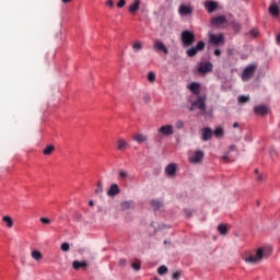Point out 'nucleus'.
Segmentation results:
<instances>
[{
	"mask_svg": "<svg viewBox=\"0 0 280 280\" xmlns=\"http://www.w3.org/2000/svg\"><path fill=\"white\" fill-rule=\"evenodd\" d=\"M172 135H174V126L163 125L158 129V135L154 137V141L161 143V141H163V137H172Z\"/></svg>",
	"mask_w": 280,
	"mask_h": 280,
	"instance_id": "1",
	"label": "nucleus"
},
{
	"mask_svg": "<svg viewBox=\"0 0 280 280\" xmlns=\"http://www.w3.org/2000/svg\"><path fill=\"white\" fill-rule=\"evenodd\" d=\"M266 257V247H260L257 249L255 255H250L247 258H245L246 264H259L261 259Z\"/></svg>",
	"mask_w": 280,
	"mask_h": 280,
	"instance_id": "2",
	"label": "nucleus"
},
{
	"mask_svg": "<svg viewBox=\"0 0 280 280\" xmlns=\"http://www.w3.org/2000/svg\"><path fill=\"white\" fill-rule=\"evenodd\" d=\"M255 71H257V63L246 66L241 74L243 82H248L255 75Z\"/></svg>",
	"mask_w": 280,
	"mask_h": 280,
	"instance_id": "3",
	"label": "nucleus"
},
{
	"mask_svg": "<svg viewBox=\"0 0 280 280\" xmlns=\"http://www.w3.org/2000/svg\"><path fill=\"white\" fill-rule=\"evenodd\" d=\"M194 40H196V35L191 31H183L182 32V43L183 47H190L194 45Z\"/></svg>",
	"mask_w": 280,
	"mask_h": 280,
	"instance_id": "4",
	"label": "nucleus"
},
{
	"mask_svg": "<svg viewBox=\"0 0 280 280\" xmlns=\"http://www.w3.org/2000/svg\"><path fill=\"white\" fill-rule=\"evenodd\" d=\"M197 71L198 73H200V75H206V73H211V71H213V63L201 61L198 66Z\"/></svg>",
	"mask_w": 280,
	"mask_h": 280,
	"instance_id": "5",
	"label": "nucleus"
},
{
	"mask_svg": "<svg viewBox=\"0 0 280 280\" xmlns=\"http://www.w3.org/2000/svg\"><path fill=\"white\" fill-rule=\"evenodd\" d=\"M210 45H224V35L223 34H208Z\"/></svg>",
	"mask_w": 280,
	"mask_h": 280,
	"instance_id": "6",
	"label": "nucleus"
},
{
	"mask_svg": "<svg viewBox=\"0 0 280 280\" xmlns=\"http://www.w3.org/2000/svg\"><path fill=\"white\" fill-rule=\"evenodd\" d=\"M205 49V42L200 40L197 43L195 47L189 48L186 54L189 58H194L198 51H202Z\"/></svg>",
	"mask_w": 280,
	"mask_h": 280,
	"instance_id": "7",
	"label": "nucleus"
},
{
	"mask_svg": "<svg viewBox=\"0 0 280 280\" xmlns=\"http://www.w3.org/2000/svg\"><path fill=\"white\" fill-rule=\"evenodd\" d=\"M270 108L266 105H257L254 107L255 115H258L259 117H266L268 115Z\"/></svg>",
	"mask_w": 280,
	"mask_h": 280,
	"instance_id": "8",
	"label": "nucleus"
},
{
	"mask_svg": "<svg viewBox=\"0 0 280 280\" xmlns=\"http://www.w3.org/2000/svg\"><path fill=\"white\" fill-rule=\"evenodd\" d=\"M202 159H205V152L197 150L195 153L189 158L190 163H202Z\"/></svg>",
	"mask_w": 280,
	"mask_h": 280,
	"instance_id": "9",
	"label": "nucleus"
},
{
	"mask_svg": "<svg viewBox=\"0 0 280 280\" xmlns=\"http://www.w3.org/2000/svg\"><path fill=\"white\" fill-rule=\"evenodd\" d=\"M194 9L189 5L180 4L178 8L179 16H191Z\"/></svg>",
	"mask_w": 280,
	"mask_h": 280,
	"instance_id": "10",
	"label": "nucleus"
},
{
	"mask_svg": "<svg viewBox=\"0 0 280 280\" xmlns=\"http://www.w3.org/2000/svg\"><path fill=\"white\" fill-rule=\"evenodd\" d=\"M206 102H207V97H205V96H199V97H197V101H195V102L192 103V106H196L199 110L205 112V110H207V104H206Z\"/></svg>",
	"mask_w": 280,
	"mask_h": 280,
	"instance_id": "11",
	"label": "nucleus"
},
{
	"mask_svg": "<svg viewBox=\"0 0 280 280\" xmlns=\"http://www.w3.org/2000/svg\"><path fill=\"white\" fill-rule=\"evenodd\" d=\"M153 49H154V51H163V54H165V56H167L170 54L167 46H165V44H163V42H161V40L154 42Z\"/></svg>",
	"mask_w": 280,
	"mask_h": 280,
	"instance_id": "12",
	"label": "nucleus"
},
{
	"mask_svg": "<svg viewBox=\"0 0 280 280\" xmlns=\"http://www.w3.org/2000/svg\"><path fill=\"white\" fill-rule=\"evenodd\" d=\"M139 8H141V0H135L129 7L128 12L129 14H137L139 12Z\"/></svg>",
	"mask_w": 280,
	"mask_h": 280,
	"instance_id": "13",
	"label": "nucleus"
},
{
	"mask_svg": "<svg viewBox=\"0 0 280 280\" xmlns=\"http://www.w3.org/2000/svg\"><path fill=\"white\" fill-rule=\"evenodd\" d=\"M205 8L207 10V12H209V14L215 12V10H218V2L215 1H206L205 2Z\"/></svg>",
	"mask_w": 280,
	"mask_h": 280,
	"instance_id": "14",
	"label": "nucleus"
},
{
	"mask_svg": "<svg viewBox=\"0 0 280 280\" xmlns=\"http://www.w3.org/2000/svg\"><path fill=\"white\" fill-rule=\"evenodd\" d=\"M201 137L202 141H209V139L213 137V131L211 130V128L206 127L201 130Z\"/></svg>",
	"mask_w": 280,
	"mask_h": 280,
	"instance_id": "15",
	"label": "nucleus"
},
{
	"mask_svg": "<svg viewBox=\"0 0 280 280\" xmlns=\"http://www.w3.org/2000/svg\"><path fill=\"white\" fill-rule=\"evenodd\" d=\"M133 141H136V143H147V141L149 140L148 135H143V133H136L132 136Z\"/></svg>",
	"mask_w": 280,
	"mask_h": 280,
	"instance_id": "16",
	"label": "nucleus"
},
{
	"mask_svg": "<svg viewBox=\"0 0 280 280\" xmlns=\"http://www.w3.org/2000/svg\"><path fill=\"white\" fill-rule=\"evenodd\" d=\"M72 267L74 270H80V268H82L83 270H86L89 268V264L86 261H79V260H74L72 262Z\"/></svg>",
	"mask_w": 280,
	"mask_h": 280,
	"instance_id": "17",
	"label": "nucleus"
},
{
	"mask_svg": "<svg viewBox=\"0 0 280 280\" xmlns=\"http://www.w3.org/2000/svg\"><path fill=\"white\" fill-rule=\"evenodd\" d=\"M211 23H212V25H217V26L224 25V23H226V16L219 15V16L212 19Z\"/></svg>",
	"mask_w": 280,
	"mask_h": 280,
	"instance_id": "18",
	"label": "nucleus"
},
{
	"mask_svg": "<svg viewBox=\"0 0 280 280\" xmlns=\"http://www.w3.org/2000/svg\"><path fill=\"white\" fill-rule=\"evenodd\" d=\"M176 164L175 163H171L165 167V174L167 176H174V174H176Z\"/></svg>",
	"mask_w": 280,
	"mask_h": 280,
	"instance_id": "19",
	"label": "nucleus"
},
{
	"mask_svg": "<svg viewBox=\"0 0 280 280\" xmlns=\"http://www.w3.org/2000/svg\"><path fill=\"white\" fill-rule=\"evenodd\" d=\"M188 89L191 93L198 95L200 93V83L192 82L189 84Z\"/></svg>",
	"mask_w": 280,
	"mask_h": 280,
	"instance_id": "20",
	"label": "nucleus"
},
{
	"mask_svg": "<svg viewBox=\"0 0 280 280\" xmlns=\"http://www.w3.org/2000/svg\"><path fill=\"white\" fill-rule=\"evenodd\" d=\"M117 194H119V186L113 184L107 191V196H117Z\"/></svg>",
	"mask_w": 280,
	"mask_h": 280,
	"instance_id": "21",
	"label": "nucleus"
},
{
	"mask_svg": "<svg viewBox=\"0 0 280 280\" xmlns=\"http://www.w3.org/2000/svg\"><path fill=\"white\" fill-rule=\"evenodd\" d=\"M269 13L271 14V16H279L280 15L279 7L277 4H271L269 7Z\"/></svg>",
	"mask_w": 280,
	"mask_h": 280,
	"instance_id": "22",
	"label": "nucleus"
},
{
	"mask_svg": "<svg viewBox=\"0 0 280 280\" xmlns=\"http://www.w3.org/2000/svg\"><path fill=\"white\" fill-rule=\"evenodd\" d=\"M55 150L56 147H54V144H49L43 150V154L44 156H50V154H52Z\"/></svg>",
	"mask_w": 280,
	"mask_h": 280,
	"instance_id": "23",
	"label": "nucleus"
},
{
	"mask_svg": "<svg viewBox=\"0 0 280 280\" xmlns=\"http://www.w3.org/2000/svg\"><path fill=\"white\" fill-rule=\"evenodd\" d=\"M2 222L7 224L8 229H12V226H14V221H12V218L10 215L3 217Z\"/></svg>",
	"mask_w": 280,
	"mask_h": 280,
	"instance_id": "24",
	"label": "nucleus"
},
{
	"mask_svg": "<svg viewBox=\"0 0 280 280\" xmlns=\"http://www.w3.org/2000/svg\"><path fill=\"white\" fill-rule=\"evenodd\" d=\"M126 148H128V142H126L124 139H119L117 141V150L124 151Z\"/></svg>",
	"mask_w": 280,
	"mask_h": 280,
	"instance_id": "25",
	"label": "nucleus"
},
{
	"mask_svg": "<svg viewBox=\"0 0 280 280\" xmlns=\"http://www.w3.org/2000/svg\"><path fill=\"white\" fill-rule=\"evenodd\" d=\"M151 207L154 209V211L161 210V207H163V203L159 200H151L150 202Z\"/></svg>",
	"mask_w": 280,
	"mask_h": 280,
	"instance_id": "26",
	"label": "nucleus"
},
{
	"mask_svg": "<svg viewBox=\"0 0 280 280\" xmlns=\"http://www.w3.org/2000/svg\"><path fill=\"white\" fill-rule=\"evenodd\" d=\"M214 137H217V139H220L224 136V129L222 127H218L214 132H213Z\"/></svg>",
	"mask_w": 280,
	"mask_h": 280,
	"instance_id": "27",
	"label": "nucleus"
},
{
	"mask_svg": "<svg viewBox=\"0 0 280 280\" xmlns=\"http://www.w3.org/2000/svg\"><path fill=\"white\" fill-rule=\"evenodd\" d=\"M218 231L221 235H226V233H229V228H226L224 224H220L218 226Z\"/></svg>",
	"mask_w": 280,
	"mask_h": 280,
	"instance_id": "28",
	"label": "nucleus"
},
{
	"mask_svg": "<svg viewBox=\"0 0 280 280\" xmlns=\"http://www.w3.org/2000/svg\"><path fill=\"white\" fill-rule=\"evenodd\" d=\"M247 102H250V96L249 95H241L238 96V104H246Z\"/></svg>",
	"mask_w": 280,
	"mask_h": 280,
	"instance_id": "29",
	"label": "nucleus"
},
{
	"mask_svg": "<svg viewBox=\"0 0 280 280\" xmlns=\"http://www.w3.org/2000/svg\"><path fill=\"white\" fill-rule=\"evenodd\" d=\"M148 81L151 82V84H154V82H156V74L152 71L148 72Z\"/></svg>",
	"mask_w": 280,
	"mask_h": 280,
	"instance_id": "30",
	"label": "nucleus"
},
{
	"mask_svg": "<svg viewBox=\"0 0 280 280\" xmlns=\"http://www.w3.org/2000/svg\"><path fill=\"white\" fill-rule=\"evenodd\" d=\"M132 49H133V51H141V49H143V45L141 44V42H136L132 45Z\"/></svg>",
	"mask_w": 280,
	"mask_h": 280,
	"instance_id": "31",
	"label": "nucleus"
},
{
	"mask_svg": "<svg viewBox=\"0 0 280 280\" xmlns=\"http://www.w3.org/2000/svg\"><path fill=\"white\" fill-rule=\"evenodd\" d=\"M175 128H176L177 130H183V128H185V122H184L183 120H177V121L175 122Z\"/></svg>",
	"mask_w": 280,
	"mask_h": 280,
	"instance_id": "32",
	"label": "nucleus"
},
{
	"mask_svg": "<svg viewBox=\"0 0 280 280\" xmlns=\"http://www.w3.org/2000/svg\"><path fill=\"white\" fill-rule=\"evenodd\" d=\"M248 35L252 36V38H257V36H259V31L257 28H253L249 31Z\"/></svg>",
	"mask_w": 280,
	"mask_h": 280,
	"instance_id": "33",
	"label": "nucleus"
},
{
	"mask_svg": "<svg viewBox=\"0 0 280 280\" xmlns=\"http://www.w3.org/2000/svg\"><path fill=\"white\" fill-rule=\"evenodd\" d=\"M70 249H71V246L69 245V243H62L61 244V250L63 253H69Z\"/></svg>",
	"mask_w": 280,
	"mask_h": 280,
	"instance_id": "34",
	"label": "nucleus"
},
{
	"mask_svg": "<svg viewBox=\"0 0 280 280\" xmlns=\"http://www.w3.org/2000/svg\"><path fill=\"white\" fill-rule=\"evenodd\" d=\"M180 277H183V271L179 270V271H175V272L173 273L172 279H173V280H179Z\"/></svg>",
	"mask_w": 280,
	"mask_h": 280,
	"instance_id": "35",
	"label": "nucleus"
},
{
	"mask_svg": "<svg viewBox=\"0 0 280 280\" xmlns=\"http://www.w3.org/2000/svg\"><path fill=\"white\" fill-rule=\"evenodd\" d=\"M39 222H42V224H46V226H49V224H51V220L45 218V217H42L39 219Z\"/></svg>",
	"mask_w": 280,
	"mask_h": 280,
	"instance_id": "36",
	"label": "nucleus"
},
{
	"mask_svg": "<svg viewBox=\"0 0 280 280\" xmlns=\"http://www.w3.org/2000/svg\"><path fill=\"white\" fill-rule=\"evenodd\" d=\"M166 272H167V268L165 266L159 267L158 269L159 275L163 276V275H166Z\"/></svg>",
	"mask_w": 280,
	"mask_h": 280,
	"instance_id": "37",
	"label": "nucleus"
},
{
	"mask_svg": "<svg viewBox=\"0 0 280 280\" xmlns=\"http://www.w3.org/2000/svg\"><path fill=\"white\" fill-rule=\"evenodd\" d=\"M131 268H132L133 270H141V261L132 262V264H131Z\"/></svg>",
	"mask_w": 280,
	"mask_h": 280,
	"instance_id": "38",
	"label": "nucleus"
},
{
	"mask_svg": "<svg viewBox=\"0 0 280 280\" xmlns=\"http://www.w3.org/2000/svg\"><path fill=\"white\" fill-rule=\"evenodd\" d=\"M142 100H143L144 104H150V94H144L142 96Z\"/></svg>",
	"mask_w": 280,
	"mask_h": 280,
	"instance_id": "39",
	"label": "nucleus"
},
{
	"mask_svg": "<svg viewBox=\"0 0 280 280\" xmlns=\"http://www.w3.org/2000/svg\"><path fill=\"white\" fill-rule=\"evenodd\" d=\"M105 5L113 9V8H115V2L113 0H107Z\"/></svg>",
	"mask_w": 280,
	"mask_h": 280,
	"instance_id": "40",
	"label": "nucleus"
},
{
	"mask_svg": "<svg viewBox=\"0 0 280 280\" xmlns=\"http://www.w3.org/2000/svg\"><path fill=\"white\" fill-rule=\"evenodd\" d=\"M126 5V0H119L117 2V8H124Z\"/></svg>",
	"mask_w": 280,
	"mask_h": 280,
	"instance_id": "41",
	"label": "nucleus"
},
{
	"mask_svg": "<svg viewBox=\"0 0 280 280\" xmlns=\"http://www.w3.org/2000/svg\"><path fill=\"white\" fill-rule=\"evenodd\" d=\"M39 259H43V255L40 252H36V260L39 261Z\"/></svg>",
	"mask_w": 280,
	"mask_h": 280,
	"instance_id": "42",
	"label": "nucleus"
},
{
	"mask_svg": "<svg viewBox=\"0 0 280 280\" xmlns=\"http://www.w3.org/2000/svg\"><path fill=\"white\" fill-rule=\"evenodd\" d=\"M276 43L280 47V33L276 36Z\"/></svg>",
	"mask_w": 280,
	"mask_h": 280,
	"instance_id": "43",
	"label": "nucleus"
},
{
	"mask_svg": "<svg viewBox=\"0 0 280 280\" xmlns=\"http://www.w3.org/2000/svg\"><path fill=\"white\" fill-rule=\"evenodd\" d=\"M221 55H222V51H220V49L214 50V56H221Z\"/></svg>",
	"mask_w": 280,
	"mask_h": 280,
	"instance_id": "44",
	"label": "nucleus"
},
{
	"mask_svg": "<svg viewBox=\"0 0 280 280\" xmlns=\"http://www.w3.org/2000/svg\"><path fill=\"white\" fill-rule=\"evenodd\" d=\"M222 161H223L224 163H229V155H224V156L222 158Z\"/></svg>",
	"mask_w": 280,
	"mask_h": 280,
	"instance_id": "45",
	"label": "nucleus"
},
{
	"mask_svg": "<svg viewBox=\"0 0 280 280\" xmlns=\"http://www.w3.org/2000/svg\"><path fill=\"white\" fill-rule=\"evenodd\" d=\"M119 176H128V173H126V171H120Z\"/></svg>",
	"mask_w": 280,
	"mask_h": 280,
	"instance_id": "46",
	"label": "nucleus"
},
{
	"mask_svg": "<svg viewBox=\"0 0 280 280\" xmlns=\"http://www.w3.org/2000/svg\"><path fill=\"white\" fill-rule=\"evenodd\" d=\"M31 255H32L33 259H36V249H34Z\"/></svg>",
	"mask_w": 280,
	"mask_h": 280,
	"instance_id": "47",
	"label": "nucleus"
},
{
	"mask_svg": "<svg viewBox=\"0 0 280 280\" xmlns=\"http://www.w3.org/2000/svg\"><path fill=\"white\" fill-rule=\"evenodd\" d=\"M119 264H120L121 266H126V259H120V260H119Z\"/></svg>",
	"mask_w": 280,
	"mask_h": 280,
	"instance_id": "48",
	"label": "nucleus"
},
{
	"mask_svg": "<svg viewBox=\"0 0 280 280\" xmlns=\"http://www.w3.org/2000/svg\"><path fill=\"white\" fill-rule=\"evenodd\" d=\"M196 109V106H194V103L191 104V106L189 107V110L192 112Z\"/></svg>",
	"mask_w": 280,
	"mask_h": 280,
	"instance_id": "49",
	"label": "nucleus"
},
{
	"mask_svg": "<svg viewBox=\"0 0 280 280\" xmlns=\"http://www.w3.org/2000/svg\"><path fill=\"white\" fill-rule=\"evenodd\" d=\"M95 194H102V188H96Z\"/></svg>",
	"mask_w": 280,
	"mask_h": 280,
	"instance_id": "50",
	"label": "nucleus"
},
{
	"mask_svg": "<svg viewBox=\"0 0 280 280\" xmlns=\"http://www.w3.org/2000/svg\"><path fill=\"white\" fill-rule=\"evenodd\" d=\"M233 128H240V124L238 122H234L233 124Z\"/></svg>",
	"mask_w": 280,
	"mask_h": 280,
	"instance_id": "51",
	"label": "nucleus"
},
{
	"mask_svg": "<svg viewBox=\"0 0 280 280\" xmlns=\"http://www.w3.org/2000/svg\"><path fill=\"white\" fill-rule=\"evenodd\" d=\"M72 0H61L62 3H71Z\"/></svg>",
	"mask_w": 280,
	"mask_h": 280,
	"instance_id": "52",
	"label": "nucleus"
},
{
	"mask_svg": "<svg viewBox=\"0 0 280 280\" xmlns=\"http://www.w3.org/2000/svg\"><path fill=\"white\" fill-rule=\"evenodd\" d=\"M90 207H93L95 203L93 202V200L89 201Z\"/></svg>",
	"mask_w": 280,
	"mask_h": 280,
	"instance_id": "53",
	"label": "nucleus"
},
{
	"mask_svg": "<svg viewBox=\"0 0 280 280\" xmlns=\"http://www.w3.org/2000/svg\"><path fill=\"white\" fill-rule=\"evenodd\" d=\"M254 173H255V174H259V168H255V170H254Z\"/></svg>",
	"mask_w": 280,
	"mask_h": 280,
	"instance_id": "54",
	"label": "nucleus"
},
{
	"mask_svg": "<svg viewBox=\"0 0 280 280\" xmlns=\"http://www.w3.org/2000/svg\"><path fill=\"white\" fill-rule=\"evenodd\" d=\"M231 150H235V144L230 147Z\"/></svg>",
	"mask_w": 280,
	"mask_h": 280,
	"instance_id": "55",
	"label": "nucleus"
},
{
	"mask_svg": "<svg viewBox=\"0 0 280 280\" xmlns=\"http://www.w3.org/2000/svg\"><path fill=\"white\" fill-rule=\"evenodd\" d=\"M258 180H259V182L264 180V177H258Z\"/></svg>",
	"mask_w": 280,
	"mask_h": 280,
	"instance_id": "56",
	"label": "nucleus"
},
{
	"mask_svg": "<svg viewBox=\"0 0 280 280\" xmlns=\"http://www.w3.org/2000/svg\"><path fill=\"white\" fill-rule=\"evenodd\" d=\"M164 244H167V241H164Z\"/></svg>",
	"mask_w": 280,
	"mask_h": 280,
	"instance_id": "57",
	"label": "nucleus"
},
{
	"mask_svg": "<svg viewBox=\"0 0 280 280\" xmlns=\"http://www.w3.org/2000/svg\"><path fill=\"white\" fill-rule=\"evenodd\" d=\"M278 5H280V0H279V2H278Z\"/></svg>",
	"mask_w": 280,
	"mask_h": 280,
	"instance_id": "58",
	"label": "nucleus"
}]
</instances>
